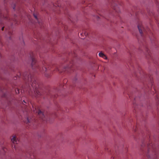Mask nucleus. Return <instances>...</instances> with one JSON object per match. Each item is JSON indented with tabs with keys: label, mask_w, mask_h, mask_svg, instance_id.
Here are the masks:
<instances>
[{
	"label": "nucleus",
	"mask_w": 159,
	"mask_h": 159,
	"mask_svg": "<svg viewBox=\"0 0 159 159\" xmlns=\"http://www.w3.org/2000/svg\"><path fill=\"white\" fill-rule=\"evenodd\" d=\"M34 112L38 114L39 117H40L42 120H45V116L44 115L43 112H42L39 109H37L36 108H35V110L33 109Z\"/></svg>",
	"instance_id": "nucleus-5"
},
{
	"label": "nucleus",
	"mask_w": 159,
	"mask_h": 159,
	"mask_svg": "<svg viewBox=\"0 0 159 159\" xmlns=\"http://www.w3.org/2000/svg\"><path fill=\"white\" fill-rule=\"evenodd\" d=\"M150 39L152 43H155L157 41L156 38L155 37H153L152 39Z\"/></svg>",
	"instance_id": "nucleus-9"
},
{
	"label": "nucleus",
	"mask_w": 159,
	"mask_h": 159,
	"mask_svg": "<svg viewBox=\"0 0 159 159\" xmlns=\"http://www.w3.org/2000/svg\"><path fill=\"white\" fill-rule=\"evenodd\" d=\"M83 34V33H80V35L82 36Z\"/></svg>",
	"instance_id": "nucleus-22"
},
{
	"label": "nucleus",
	"mask_w": 159,
	"mask_h": 159,
	"mask_svg": "<svg viewBox=\"0 0 159 159\" xmlns=\"http://www.w3.org/2000/svg\"><path fill=\"white\" fill-rule=\"evenodd\" d=\"M31 66L33 70L37 73L40 72L43 73L46 77H49L50 76L49 72V70L51 68V66L45 62L41 64L37 63L36 62L35 59L33 57H31Z\"/></svg>",
	"instance_id": "nucleus-2"
},
{
	"label": "nucleus",
	"mask_w": 159,
	"mask_h": 159,
	"mask_svg": "<svg viewBox=\"0 0 159 159\" xmlns=\"http://www.w3.org/2000/svg\"><path fill=\"white\" fill-rule=\"evenodd\" d=\"M12 147H13L15 149H16V146L15 145H12Z\"/></svg>",
	"instance_id": "nucleus-16"
},
{
	"label": "nucleus",
	"mask_w": 159,
	"mask_h": 159,
	"mask_svg": "<svg viewBox=\"0 0 159 159\" xmlns=\"http://www.w3.org/2000/svg\"><path fill=\"white\" fill-rule=\"evenodd\" d=\"M11 141L12 142L13 144H17L19 142V140L16 138L15 136L13 135L12 138L11 139Z\"/></svg>",
	"instance_id": "nucleus-7"
},
{
	"label": "nucleus",
	"mask_w": 159,
	"mask_h": 159,
	"mask_svg": "<svg viewBox=\"0 0 159 159\" xmlns=\"http://www.w3.org/2000/svg\"><path fill=\"white\" fill-rule=\"evenodd\" d=\"M77 80L76 78H75V79H74V80Z\"/></svg>",
	"instance_id": "nucleus-24"
},
{
	"label": "nucleus",
	"mask_w": 159,
	"mask_h": 159,
	"mask_svg": "<svg viewBox=\"0 0 159 159\" xmlns=\"http://www.w3.org/2000/svg\"><path fill=\"white\" fill-rule=\"evenodd\" d=\"M7 30H8V34L9 35H10L11 34H12V32H11V31L10 30H9L8 29V28H7Z\"/></svg>",
	"instance_id": "nucleus-12"
},
{
	"label": "nucleus",
	"mask_w": 159,
	"mask_h": 159,
	"mask_svg": "<svg viewBox=\"0 0 159 159\" xmlns=\"http://www.w3.org/2000/svg\"><path fill=\"white\" fill-rule=\"evenodd\" d=\"M15 7H16V6H15L14 7H13V8L14 9H15Z\"/></svg>",
	"instance_id": "nucleus-20"
},
{
	"label": "nucleus",
	"mask_w": 159,
	"mask_h": 159,
	"mask_svg": "<svg viewBox=\"0 0 159 159\" xmlns=\"http://www.w3.org/2000/svg\"><path fill=\"white\" fill-rule=\"evenodd\" d=\"M114 11H115V12H116L117 13H119L120 12V9L118 8L117 7H115L114 8Z\"/></svg>",
	"instance_id": "nucleus-10"
},
{
	"label": "nucleus",
	"mask_w": 159,
	"mask_h": 159,
	"mask_svg": "<svg viewBox=\"0 0 159 159\" xmlns=\"http://www.w3.org/2000/svg\"><path fill=\"white\" fill-rule=\"evenodd\" d=\"M148 149H149V145H148ZM149 151H150V150H148V152H149Z\"/></svg>",
	"instance_id": "nucleus-18"
},
{
	"label": "nucleus",
	"mask_w": 159,
	"mask_h": 159,
	"mask_svg": "<svg viewBox=\"0 0 159 159\" xmlns=\"http://www.w3.org/2000/svg\"><path fill=\"white\" fill-rule=\"evenodd\" d=\"M16 78V77H15L14 78V80H16V79L15 78Z\"/></svg>",
	"instance_id": "nucleus-25"
},
{
	"label": "nucleus",
	"mask_w": 159,
	"mask_h": 159,
	"mask_svg": "<svg viewBox=\"0 0 159 159\" xmlns=\"http://www.w3.org/2000/svg\"><path fill=\"white\" fill-rule=\"evenodd\" d=\"M149 145H150V146H151V145H150V144H149Z\"/></svg>",
	"instance_id": "nucleus-27"
},
{
	"label": "nucleus",
	"mask_w": 159,
	"mask_h": 159,
	"mask_svg": "<svg viewBox=\"0 0 159 159\" xmlns=\"http://www.w3.org/2000/svg\"><path fill=\"white\" fill-rule=\"evenodd\" d=\"M34 17L37 20V17L36 15H35L34 14Z\"/></svg>",
	"instance_id": "nucleus-14"
},
{
	"label": "nucleus",
	"mask_w": 159,
	"mask_h": 159,
	"mask_svg": "<svg viewBox=\"0 0 159 159\" xmlns=\"http://www.w3.org/2000/svg\"><path fill=\"white\" fill-rule=\"evenodd\" d=\"M154 148V146H153V145H152V151H154V152H155V150L153 149V148Z\"/></svg>",
	"instance_id": "nucleus-13"
},
{
	"label": "nucleus",
	"mask_w": 159,
	"mask_h": 159,
	"mask_svg": "<svg viewBox=\"0 0 159 159\" xmlns=\"http://www.w3.org/2000/svg\"><path fill=\"white\" fill-rule=\"evenodd\" d=\"M8 28H9L8 29H10V27H8Z\"/></svg>",
	"instance_id": "nucleus-26"
},
{
	"label": "nucleus",
	"mask_w": 159,
	"mask_h": 159,
	"mask_svg": "<svg viewBox=\"0 0 159 159\" xmlns=\"http://www.w3.org/2000/svg\"><path fill=\"white\" fill-rule=\"evenodd\" d=\"M17 76L19 78H22L28 85L27 90L30 94L32 95L34 93L35 96L37 98L41 95V93L38 89L39 84L34 76L30 74L28 72H25L23 74L19 73Z\"/></svg>",
	"instance_id": "nucleus-1"
},
{
	"label": "nucleus",
	"mask_w": 159,
	"mask_h": 159,
	"mask_svg": "<svg viewBox=\"0 0 159 159\" xmlns=\"http://www.w3.org/2000/svg\"><path fill=\"white\" fill-rule=\"evenodd\" d=\"M17 91H18V93H19V90L18 89H16V92L17 93Z\"/></svg>",
	"instance_id": "nucleus-15"
},
{
	"label": "nucleus",
	"mask_w": 159,
	"mask_h": 159,
	"mask_svg": "<svg viewBox=\"0 0 159 159\" xmlns=\"http://www.w3.org/2000/svg\"><path fill=\"white\" fill-rule=\"evenodd\" d=\"M84 35L85 36H86V35H88V34L86 33V32H84Z\"/></svg>",
	"instance_id": "nucleus-17"
},
{
	"label": "nucleus",
	"mask_w": 159,
	"mask_h": 159,
	"mask_svg": "<svg viewBox=\"0 0 159 159\" xmlns=\"http://www.w3.org/2000/svg\"><path fill=\"white\" fill-rule=\"evenodd\" d=\"M138 27L139 30L140 34L142 36H144V35L146 34H148L147 31H148L149 30L148 28L145 29L142 26V25L139 24L138 25Z\"/></svg>",
	"instance_id": "nucleus-4"
},
{
	"label": "nucleus",
	"mask_w": 159,
	"mask_h": 159,
	"mask_svg": "<svg viewBox=\"0 0 159 159\" xmlns=\"http://www.w3.org/2000/svg\"><path fill=\"white\" fill-rule=\"evenodd\" d=\"M16 17H15L14 19H11L9 17L8 15L5 16L2 14V13L0 12V18H4L5 20H7V22L10 24H11L12 21L14 22L15 24L17 23V19Z\"/></svg>",
	"instance_id": "nucleus-3"
},
{
	"label": "nucleus",
	"mask_w": 159,
	"mask_h": 159,
	"mask_svg": "<svg viewBox=\"0 0 159 159\" xmlns=\"http://www.w3.org/2000/svg\"><path fill=\"white\" fill-rule=\"evenodd\" d=\"M32 119H29V118H27V119H26V121L25 122L26 123H30L31 122V121H32Z\"/></svg>",
	"instance_id": "nucleus-11"
},
{
	"label": "nucleus",
	"mask_w": 159,
	"mask_h": 159,
	"mask_svg": "<svg viewBox=\"0 0 159 159\" xmlns=\"http://www.w3.org/2000/svg\"><path fill=\"white\" fill-rule=\"evenodd\" d=\"M9 39H11V36H9Z\"/></svg>",
	"instance_id": "nucleus-23"
},
{
	"label": "nucleus",
	"mask_w": 159,
	"mask_h": 159,
	"mask_svg": "<svg viewBox=\"0 0 159 159\" xmlns=\"http://www.w3.org/2000/svg\"><path fill=\"white\" fill-rule=\"evenodd\" d=\"M53 69H54V71H58L59 72H62V71H66V70H68V69H70V67L69 66L65 68L62 71H61L60 67L58 66H55L53 67Z\"/></svg>",
	"instance_id": "nucleus-6"
},
{
	"label": "nucleus",
	"mask_w": 159,
	"mask_h": 159,
	"mask_svg": "<svg viewBox=\"0 0 159 159\" xmlns=\"http://www.w3.org/2000/svg\"><path fill=\"white\" fill-rule=\"evenodd\" d=\"M4 27H2V30H3Z\"/></svg>",
	"instance_id": "nucleus-19"
},
{
	"label": "nucleus",
	"mask_w": 159,
	"mask_h": 159,
	"mask_svg": "<svg viewBox=\"0 0 159 159\" xmlns=\"http://www.w3.org/2000/svg\"><path fill=\"white\" fill-rule=\"evenodd\" d=\"M23 101L24 103H26V102L25 101V100H23Z\"/></svg>",
	"instance_id": "nucleus-21"
},
{
	"label": "nucleus",
	"mask_w": 159,
	"mask_h": 159,
	"mask_svg": "<svg viewBox=\"0 0 159 159\" xmlns=\"http://www.w3.org/2000/svg\"><path fill=\"white\" fill-rule=\"evenodd\" d=\"M99 57H102L104 59H107L106 56L102 52H100L99 53Z\"/></svg>",
	"instance_id": "nucleus-8"
}]
</instances>
